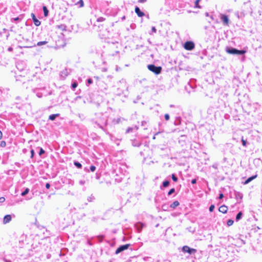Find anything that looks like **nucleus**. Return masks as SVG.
<instances>
[{
	"mask_svg": "<svg viewBox=\"0 0 262 262\" xmlns=\"http://www.w3.org/2000/svg\"><path fill=\"white\" fill-rule=\"evenodd\" d=\"M117 93H116V94L117 95L123 94L124 91H126L127 89L126 82L124 79H122L117 83Z\"/></svg>",
	"mask_w": 262,
	"mask_h": 262,
	"instance_id": "1",
	"label": "nucleus"
},
{
	"mask_svg": "<svg viewBox=\"0 0 262 262\" xmlns=\"http://www.w3.org/2000/svg\"><path fill=\"white\" fill-rule=\"evenodd\" d=\"M148 69L155 73L156 75L159 74L161 73L162 68L160 66H156L155 64H148L147 66Z\"/></svg>",
	"mask_w": 262,
	"mask_h": 262,
	"instance_id": "2",
	"label": "nucleus"
},
{
	"mask_svg": "<svg viewBox=\"0 0 262 262\" xmlns=\"http://www.w3.org/2000/svg\"><path fill=\"white\" fill-rule=\"evenodd\" d=\"M182 250L184 253H188L190 255L194 254L197 251L195 249L191 248L188 246H183Z\"/></svg>",
	"mask_w": 262,
	"mask_h": 262,
	"instance_id": "3",
	"label": "nucleus"
},
{
	"mask_svg": "<svg viewBox=\"0 0 262 262\" xmlns=\"http://www.w3.org/2000/svg\"><path fill=\"white\" fill-rule=\"evenodd\" d=\"M126 165L123 164L121 162L116 164V170L117 169H119L120 173L124 174V172L126 171Z\"/></svg>",
	"mask_w": 262,
	"mask_h": 262,
	"instance_id": "4",
	"label": "nucleus"
},
{
	"mask_svg": "<svg viewBox=\"0 0 262 262\" xmlns=\"http://www.w3.org/2000/svg\"><path fill=\"white\" fill-rule=\"evenodd\" d=\"M130 246V244H127L123 245L120 246L116 250V254H119L125 250L127 249Z\"/></svg>",
	"mask_w": 262,
	"mask_h": 262,
	"instance_id": "5",
	"label": "nucleus"
},
{
	"mask_svg": "<svg viewBox=\"0 0 262 262\" xmlns=\"http://www.w3.org/2000/svg\"><path fill=\"white\" fill-rule=\"evenodd\" d=\"M126 156V151L123 150H118L116 152V157H118V160L120 161L123 159Z\"/></svg>",
	"mask_w": 262,
	"mask_h": 262,
	"instance_id": "6",
	"label": "nucleus"
},
{
	"mask_svg": "<svg viewBox=\"0 0 262 262\" xmlns=\"http://www.w3.org/2000/svg\"><path fill=\"white\" fill-rule=\"evenodd\" d=\"M184 47L186 50L190 51L194 49V44L192 41H188L185 43Z\"/></svg>",
	"mask_w": 262,
	"mask_h": 262,
	"instance_id": "7",
	"label": "nucleus"
},
{
	"mask_svg": "<svg viewBox=\"0 0 262 262\" xmlns=\"http://www.w3.org/2000/svg\"><path fill=\"white\" fill-rule=\"evenodd\" d=\"M220 18L224 26H229V19L227 15L221 14Z\"/></svg>",
	"mask_w": 262,
	"mask_h": 262,
	"instance_id": "8",
	"label": "nucleus"
},
{
	"mask_svg": "<svg viewBox=\"0 0 262 262\" xmlns=\"http://www.w3.org/2000/svg\"><path fill=\"white\" fill-rule=\"evenodd\" d=\"M144 226L145 225L143 223L140 222H137L135 224V227L138 232H140Z\"/></svg>",
	"mask_w": 262,
	"mask_h": 262,
	"instance_id": "9",
	"label": "nucleus"
},
{
	"mask_svg": "<svg viewBox=\"0 0 262 262\" xmlns=\"http://www.w3.org/2000/svg\"><path fill=\"white\" fill-rule=\"evenodd\" d=\"M187 137L186 135H181L179 139V143L182 145L183 146L186 142V140H187Z\"/></svg>",
	"mask_w": 262,
	"mask_h": 262,
	"instance_id": "10",
	"label": "nucleus"
},
{
	"mask_svg": "<svg viewBox=\"0 0 262 262\" xmlns=\"http://www.w3.org/2000/svg\"><path fill=\"white\" fill-rule=\"evenodd\" d=\"M226 51L230 54H235V52L237 51V49L232 47H227L226 48Z\"/></svg>",
	"mask_w": 262,
	"mask_h": 262,
	"instance_id": "11",
	"label": "nucleus"
},
{
	"mask_svg": "<svg viewBox=\"0 0 262 262\" xmlns=\"http://www.w3.org/2000/svg\"><path fill=\"white\" fill-rule=\"evenodd\" d=\"M135 11L139 17H142L145 15L144 13L141 11L140 9L137 6L135 7Z\"/></svg>",
	"mask_w": 262,
	"mask_h": 262,
	"instance_id": "12",
	"label": "nucleus"
},
{
	"mask_svg": "<svg viewBox=\"0 0 262 262\" xmlns=\"http://www.w3.org/2000/svg\"><path fill=\"white\" fill-rule=\"evenodd\" d=\"M219 211L223 213H226L228 211V207L225 205H223L220 207Z\"/></svg>",
	"mask_w": 262,
	"mask_h": 262,
	"instance_id": "13",
	"label": "nucleus"
},
{
	"mask_svg": "<svg viewBox=\"0 0 262 262\" xmlns=\"http://www.w3.org/2000/svg\"><path fill=\"white\" fill-rule=\"evenodd\" d=\"M11 216L10 215H6L4 216L3 219V223L6 224L9 223L11 220Z\"/></svg>",
	"mask_w": 262,
	"mask_h": 262,
	"instance_id": "14",
	"label": "nucleus"
},
{
	"mask_svg": "<svg viewBox=\"0 0 262 262\" xmlns=\"http://www.w3.org/2000/svg\"><path fill=\"white\" fill-rule=\"evenodd\" d=\"M31 15L32 16V19L35 25L36 26H39L40 25V21L36 18L35 15L33 13H32Z\"/></svg>",
	"mask_w": 262,
	"mask_h": 262,
	"instance_id": "15",
	"label": "nucleus"
},
{
	"mask_svg": "<svg viewBox=\"0 0 262 262\" xmlns=\"http://www.w3.org/2000/svg\"><path fill=\"white\" fill-rule=\"evenodd\" d=\"M132 144L134 146H139L141 144V141L139 140L135 139L132 141Z\"/></svg>",
	"mask_w": 262,
	"mask_h": 262,
	"instance_id": "16",
	"label": "nucleus"
},
{
	"mask_svg": "<svg viewBox=\"0 0 262 262\" xmlns=\"http://www.w3.org/2000/svg\"><path fill=\"white\" fill-rule=\"evenodd\" d=\"M257 174L252 176L249 178H248L244 182V184H247L250 183L251 181L255 179L257 177Z\"/></svg>",
	"mask_w": 262,
	"mask_h": 262,
	"instance_id": "17",
	"label": "nucleus"
},
{
	"mask_svg": "<svg viewBox=\"0 0 262 262\" xmlns=\"http://www.w3.org/2000/svg\"><path fill=\"white\" fill-rule=\"evenodd\" d=\"M235 196L237 201H241L243 198V194L239 192H235Z\"/></svg>",
	"mask_w": 262,
	"mask_h": 262,
	"instance_id": "18",
	"label": "nucleus"
},
{
	"mask_svg": "<svg viewBox=\"0 0 262 262\" xmlns=\"http://www.w3.org/2000/svg\"><path fill=\"white\" fill-rule=\"evenodd\" d=\"M69 74V73L68 72V70L67 69H64L60 73V76L63 78L64 79Z\"/></svg>",
	"mask_w": 262,
	"mask_h": 262,
	"instance_id": "19",
	"label": "nucleus"
},
{
	"mask_svg": "<svg viewBox=\"0 0 262 262\" xmlns=\"http://www.w3.org/2000/svg\"><path fill=\"white\" fill-rule=\"evenodd\" d=\"M180 205L179 202L178 201H174L172 203H171L170 205V207L173 209L176 208V207Z\"/></svg>",
	"mask_w": 262,
	"mask_h": 262,
	"instance_id": "20",
	"label": "nucleus"
},
{
	"mask_svg": "<svg viewBox=\"0 0 262 262\" xmlns=\"http://www.w3.org/2000/svg\"><path fill=\"white\" fill-rule=\"evenodd\" d=\"M243 215V214L242 211L238 212L236 216V218H235L236 221V222L239 221L242 218Z\"/></svg>",
	"mask_w": 262,
	"mask_h": 262,
	"instance_id": "21",
	"label": "nucleus"
},
{
	"mask_svg": "<svg viewBox=\"0 0 262 262\" xmlns=\"http://www.w3.org/2000/svg\"><path fill=\"white\" fill-rule=\"evenodd\" d=\"M169 183H170V182L168 180H165V181H163L162 183V185L160 186V188L162 189V187H168L169 185Z\"/></svg>",
	"mask_w": 262,
	"mask_h": 262,
	"instance_id": "22",
	"label": "nucleus"
},
{
	"mask_svg": "<svg viewBox=\"0 0 262 262\" xmlns=\"http://www.w3.org/2000/svg\"><path fill=\"white\" fill-rule=\"evenodd\" d=\"M59 116V114H52L49 116V119L51 120H54L57 117H58Z\"/></svg>",
	"mask_w": 262,
	"mask_h": 262,
	"instance_id": "23",
	"label": "nucleus"
},
{
	"mask_svg": "<svg viewBox=\"0 0 262 262\" xmlns=\"http://www.w3.org/2000/svg\"><path fill=\"white\" fill-rule=\"evenodd\" d=\"M174 124L175 125H179L181 124V118L180 117H177L176 118Z\"/></svg>",
	"mask_w": 262,
	"mask_h": 262,
	"instance_id": "24",
	"label": "nucleus"
},
{
	"mask_svg": "<svg viewBox=\"0 0 262 262\" xmlns=\"http://www.w3.org/2000/svg\"><path fill=\"white\" fill-rule=\"evenodd\" d=\"M57 28L62 31L66 30L67 26L64 24L57 26Z\"/></svg>",
	"mask_w": 262,
	"mask_h": 262,
	"instance_id": "25",
	"label": "nucleus"
},
{
	"mask_svg": "<svg viewBox=\"0 0 262 262\" xmlns=\"http://www.w3.org/2000/svg\"><path fill=\"white\" fill-rule=\"evenodd\" d=\"M246 53V51L241 50H239L237 49V51L235 52V54L237 55H244Z\"/></svg>",
	"mask_w": 262,
	"mask_h": 262,
	"instance_id": "26",
	"label": "nucleus"
},
{
	"mask_svg": "<svg viewBox=\"0 0 262 262\" xmlns=\"http://www.w3.org/2000/svg\"><path fill=\"white\" fill-rule=\"evenodd\" d=\"M74 165L77 167L78 168H82V165L81 163H80L78 161H74Z\"/></svg>",
	"mask_w": 262,
	"mask_h": 262,
	"instance_id": "27",
	"label": "nucleus"
},
{
	"mask_svg": "<svg viewBox=\"0 0 262 262\" xmlns=\"http://www.w3.org/2000/svg\"><path fill=\"white\" fill-rule=\"evenodd\" d=\"M241 141H242V145H243L244 147H247V139H245L244 138V137H243V136L242 137Z\"/></svg>",
	"mask_w": 262,
	"mask_h": 262,
	"instance_id": "28",
	"label": "nucleus"
},
{
	"mask_svg": "<svg viewBox=\"0 0 262 262\" xmlns=\"http://www.w3.org/2000/svg\"><path fill=\"white\" fill-rule=\"evenodd\" d=\"M42 9H43V11L44 13V15L45 16H47L48 15V13H49L47 8L46 6H43L42 8Z\"/></svg>",
	"mask_w": 262,
	"mask_h": 262,
	"instance_id": "29",
	"label": "nucleus"
},
{
	"mask_svg": "<svg viewBox=\"0 0 262 262\" xmlns=\"http://www.w3.org/2000/svg\"><path fill=\"white\" fill-rule=\"evenodd\" d=\"M30 189L28 188H26L25 190L21 192V195L22 196H25L29 192Z\"/></svg>",
	"mask_w": 262,
	"mask_h": 262,
	"instance_id": "30",
	"label": "nucleus"
},
{
	"mask_svg": "<svg viewBox=\"0 0 262 262\" xmlns=\"http://www.w3.org/2000/svg\"><path fill=\"white\" fill-rule=\"evenodd\" d=\"M234 223V221L232 219H229L227 222V225L228 227L232 226Z\"/></svg>",
	"mask_w": 262,
	"mask_h": 262,
	"instance_id": "31",
	"label": "nucleus"
},
{
	"mask_svg": "<svg viewBox=\"0 0 262 262\" xmlns=\"http://www.w3.org/2000/svg\"><path fill=\"white\" fill-rule=\"evenodd\" d=\"M171 179L175 182H177L178 180L177 176L174 173L171 174Z\"/></svg>",
	"mask_w": 262,
	"mask_h": 262,
	"instance_id": "32",
	"label": "nucleus"
},
{
	"mask_svg": "<svg viewBox=\"0 0 262 262\" xmlns=\"http://www.w3.org/2000/svg\"><path fill=\"white\" fill-rule=\"evenodd\" d=\"M201 0H196L194 3V8H201V6L199 5V2Z\"/></svg>",
	"mask_w": 262,
	"mask_h": 262,
	"instance_id": "33",
	"label": "nucleus"
},
{
	"mask_svg": "<svg viewBox=\"0 0 262 262\" xmlns=\"http://www.w3.org/2000/svg\"><path fill=\"white\" fill-rule=\"evenodd\" d=\"M47 43V41H39L37 43V46H41L42 45H45Z\"/></svg>",
	"mask_w": 262,
	"mask_h": 262,
	"instance_id": "34",
	"label": "nucleus"
},
{
	"mask_svg": "<svg viewBox=\"0 0 262 262\" xmlns=\"http://www.w3.org/2000/svg\"><path fill=\"white\" fill-rule=\"evenodd\" d=\"M175 192V189L174 188H171L169 190V191L168 192L167 195L168 196L171 195L172 193Z\"/></svg>",
	"mask_w": 262,
	"mask_h": 262,
	"instance_id": "35",
	"label": "nucleus"
},
{
	"mask_svg": "<svg viewBox=\"0 0 262 262\" xmlns=\"http://www.w3.org/2000/svg\"><path fill=\"white\" fill-rule=\"evenodd\" d=\"M77 83L76 82H74L72 84V88L74 90L77 86Z\"/></svg>",
	"mask_w": 262,
	"mask_h": 262,
	"instance_id": "36",
	"label": "nucleus"
},
{
	"mask_svg": "<svg viewBox=\"0 0 262 262\" xmlns=\"http://www.w3.org/2000/svg\"><path fill=\"white\" fill-rule=\"evenodd\" d=\"M215 206L214 205H211L209 208V210L210 212H212L214 210Z\"/></svg>",
	"mask_w": 262,
	"mask_h": 262,
	"instance_id": "37",
	"label": "nucleus"
},
{
	"mask_svg": "<svg viewBox=\"0 0 262 262\" xmlns=\"http://www.w3.org/2000/svg\"><path fill=\"white\" fill-rule=\"evenodd\" d=\"M45 151L42 148H39V156H41L42 154H45Z\"/></svg>",
	"mask_w": 262,
	"mask_h": 262,
	"instance_id": "38",
	"label": "nucleus"
},
{
	"mask_svg": "<svg viewBox=\"0 0 262 262\" xmlns=\"http://www.w3.org/2000/svg\"><path fill=\"white\" fill-rule=\"evenodd\" d=\"M6 145V142L4 141H2L1 142L0 146L2 147H5Z\"/></svg>",
	"mask_w": 262,
	"mask_h": 262,
	"instance_id": "39",
	"label": "nucleus"
},
{
	"mask_svg": "<svg viewBox=\"0 0 262 262\" xmlns=\"http://www.w3.org/2000/svg\"><path fill=\"white\" fill-rule=\"evenodd\" d=\"M97 238L99 242H101L103 240V236L102 235L97 236Z\"/></svg>",
	"mask_w": 262,
	"mask_h": 262,
	"instance_id": "40",
	"label": "nucleus"
},
{
	"mask_svg": "<svg viewBox=\"0 0 262 262\" xmlns=\"http://www.w3.org/2000/svg\"><path fill=\"white\" fill-rule=\"evenodd\" d=\"M164 118H165V120L168 121L170 119V116H169V114H165Z\"/></svg>",
	"mask_w": 262,
	"mask_h": 262,
	"instance_id": "41",
	"label": "nucleus"
},
{
	"mask_svg": "<svg viewBox=\"0 0 262 262\" xmlns=\"http://www.w3.org/2000/svg\"><path fill=\"white\" fill-rule=\"evenodd\" d=\"M90 169L91 171L94 172L96 170V167L94 165H91L90 167Z\"/></svg>",
	"mask_w": 262,
	"mask_h": 262,
	"instance_id": "42",
	"label": "nucleus"
},
{
	"mask_svg": "<svg viewBox=\"0 0 262 262\" xmlns=\"http://www.w3.org/2000/svg\"><path fill=\"white\" fill-rule=\"evenodd\" d=\"M30 152H31V158H33L34 156V154H35L34 150L33 149H32L31 150Z\"/></svg>",
	"mask_w": 262,
	"mask_h": 262,
	"instance_id": "43",
	"label": "nucleus"
},
{
	"mask_svg": "<svg viewBox=\"0 0 262 262\" xmlns=\"http://www.w3.org/2000/svg\"><path fill=\"white\" fill-rule=\"evenodd\" d=\"M78 4H80V7H82L84 5L83 2L82 0H80L78 2Z\"/></svg>",
	"mask_w": 262,
	"mask_h": 262,
	"instance_id": "44",
	"label": "nucleus"
},
{
	"mask_svg": "<svg viewBox=\"0 0 262 262\" xmlns=\"http://www.w3.org/2000/svg\"><path fill=\"white\" fill-rule=\"evenodd\" d=\"M13 21H18L21 19L19 17H14L12 19Z\"/></svg>",
	"mask_w": 262,
	"mask_h": 262,
	"instance_id": "45",
	"label": "nucleus"
},
{
	"mask_svg": "<svg viewBox=\"0 0 262 262\" xmlns=\"http://www.w3.org/2000/svg\"><path fill=\"white\" fill-rule=\"evenodd\" d=\"M223 197H224V194L222 193H220L219 194V196L218 198H219V199L221 200L223 198Z\"/></svg>",
	"mask_w": 262,
	"mask_h": 262,
	"instance_id": "46",
	"label": "nucleus"
},
{
	"mask_svg": "<svg viewBox=\"0 0 262 262\" xmlns=\"http://www.w3.org/2000/svg\"><path fill=\"white\" fill-rule=\"evenodd\" d=\"M196 181H197V180H196V179H192V180H191V184H196Z\"/></svg>",
	"mask_w": 262,
	"mask_h": 262,
	"instance_id": "47",
	"label": "nucleus"
},
{
	"mask_svg": "<svg viewBox=\"0 0 262 262\" xmlns=\"http://www.w3.org/2000/svg\"><path fill=\"white\" fill-rule=\"evenodd\" d=\"M5 201V198L4 197H1L0 198V203H3Z\"/></svg>",
	"mask_w": 262,
	"mask_h": 262,
	"instance_id": "48",
	"label": "nucleus"
},
{
	"mask_svg": "<svg viewBox=\"0 0 262 262\" xmlns=\"http://www.w3.org/2000/svg\"><path fill=\"white\" fill-rule=\"evenodd\" d=\"M151 31L152 32L156 33L157 31V30L155 27H152L151 28Z\"/></svg>",
	"mask_w": 262,
	"mask_h": 262,
	"instance_id": "49",
	"label": "nucleus"
},
{
	"mask_svg": "<svg viewBox=\"0 0 262 262\" xmlns=\"http://www.w3.org/2000/svg\"><path fill=\"white\" fill-rule=\"evenodd\" d=\"M79 183L80 185H82L85 184V181L84 180H80Z\"/></svg>",
	"mask_w": 262,
	"mask_h": 262,
	"instance_id": "50",
	"label": "nucleus"
},
{
	"mask_svg": "<svg viewBox=\"0 0 262 262\" xmlns=\"http://www.w3.org/2000/svg\"><path fill=\"white\" fill-rule=\"evenodd\" d=\"M50 187V184L49 183L46 184V188L47 189H49Z\"/></svg>",
	"mask_w": 262,
	"mask_h": 262,
	"instance_id": "51",
	"label": "nucleus"
},
{
	"mask_svg": "<svg viewBox=\"0 0 262 262\" xmlns=\"http://www.w3.org/2000/svg\"><path fill=\"white\" fill-rule=\"evenodd\" d=\"M103 20H104V18H103V17H99V18L97 19V21H103Z\"/></svg>",
	"mask_w": 262,
	"mask_h": 262,
	"instance_id": "52",
	"label": "nucleus"
},
{
	"mask_svg": "<svg viewBox=\"0 0 262 262\" xmlns=\"http://www.w3.org/2000/svg\"><path fill=\"white\" fill-rule=\"evenodd\" d=\"M88 82L89 83V84H91L93 82V80L91 79H89L88 80Z\"/></svg>",
	"mask_w": 262,
	"mask_h": 262,
	"instance_id": "53",
	"label": "nucleus"
},
{
	"mask_svg": "<svg viewBox=\"0 0 262 262\" xmlns=\"http://www.w3.org/2000/svg\"><path fill=\"white\" fill-rule=\"evenodd\" d=\"M167 207V205H163L162 206V209L164 210H166V207Z\"/></svg>",
	"mask_w": 262,
	"mask_h": 262,
	"instance_id": "54",
	"label": "nucleus"
},
{
	"mask_svg": "<svg viewBox=\"0 0 262 262\" xmlns=\"http://www.w3.org/2000/svg\"><path fill=\"white\" fill-rule=\"evenodd\" d=\"M146 1V0H139L138 2L139 3H145Z\"/></svg>",
	"mask_w": 262,
	"mask_h": 262,
	"instance_id": "55",
	"label": "nucleus"
},
{
	"mask_svg": "<svg viewBox=\"0 0 262 262\" xmlns=\"http://www.w3.org/2000/svg\"><path fill=\"white\" fill-rule=\"evenodd\" d=\"M3 138V132H0V139Z\"/></svg>",
	"mask_w": 262,
	"mask_h": 262,
	"instance_id": "56",
	"label": "nucleus"
},
{
	"mask_svg": "<svg viewBox=\"0 0 262 262\" xmlns=\"http://www.w3.org/2000/svg\"><path fill=\"white\" fill-rule=\"evenodd\" d=\"M96 220H97V218H96V217H93V218L92 219V221H93V222H95V221H96Z\"/></svg>",
	"mask_w": 262,
	"mask_h": 262,
	"instance_id": "57",
	"label": "nucleus"
},
{
	"mask_svg": "<svg viewBox=\"0 0 262 262\" xmlns=\"http://www.w3.org/2000/svg\"><path fill=\"white\" fill-rule=\"evenodd\" d=\"M120 121H121V118H119V119H117V120L116 122H117V123H119V122H120Z\"/></svg>",
	"mask_w": 262,
	"mask_h": 262,
	"instance_id": "58",
	"label": "nucleus"
},
{
	"mask_svg": "<svg viewBox=\"0 0 262 262\" xmlns=\"http://www.w3.org/2000/svg\"><path fill=\"white\" fill-rule=\"evenodd\" d=\"M12 50V48L11 47H10L8 48V51H11Z\"/></svg>",
	"mask_w": 262,
	"mask_h": 262,
	"instance_id": "59",
	"label": "nucleus"
},
{
	"mask_svg": "<svg viewBox=\"0 0 262 262\" xmlns=\"http://www.w3.org/2000/svg\"><path fill=\"white\" fill-rule=\"evenodd\" d=\"M132 129L131 128H128L126 131H128V132H129V131H131Z\"/></svg>",
	"mask_w": 262,
	"mask_h": 262,
	"instance_id": "60",
	"label": "nucleus"
},
{
	"mask_svg": "<svg viewBox=\"0 0 262 262\" xmlns=\"http://www.w3.org/2000/svg\"><path fill=\"white\" fill-rule=\"evenodd\" d=\"M205 15H206V16H209V13H208V12H206V13H205Z\"/></svg>",
	"mask_w": 262,
	"mask_h": 262,
	"instance_id": "61",
	"label": "nucleus"
},
{
	"mask_svg": "<svg viewBox=\"0 0 262 262\" xmlns=\"http://www.w3.org/2000/svg\"><path fill=\"white\" fill-rule=\"evenodd\" d=\"M37 97H39V98L41 97V96L40 95H39L38 94H37Z\"/></svg>",
	"mask_w": 262,
	"mask_h": 262,
	"instance_id": "62",
	"label": "nucleus"
},
{
	"mask_svg": "<svg viewBox=\"0 0 262 262\" xmlns=\"http://www.w3.org/2000/svg\"><path fill=\"white\" fill-rule=\"evenodd\" d=\"M91 198H89V199H88V201H90H90H91Z\"/></svg>",
	"mask_w": 262,
	"mask_h": 262,
	"instance_id": "63",
	"label": "nucleus"
},
{
	"mask_svg": "<svg viewBox=\"0 0 262 262\" xmlns=\"http://www.w3.org/2000/svg\"><path fill=\"white\" fill-rule=\"evenodd\" d=\"M102 71H106V69H102Z\"/></svg>",
	"mask_w": 262,
	"mask_h": 262,
	"instance_id": "64",
	"label": "nucleus"
}]
</instances>
